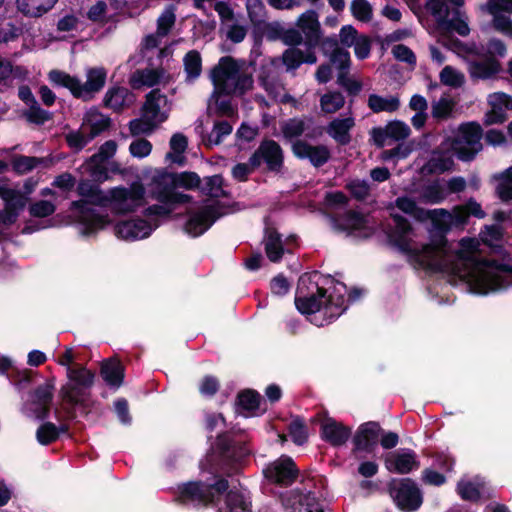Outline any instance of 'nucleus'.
I'll return each instance as SVG.
<instances>
[{
	"instance_id": "nucleus-1",
	"label": "nucleus",
	"mask_w": 512,
	"mask_h": 512,
	"mask_svg": "<svg viewBox=\"0 0 512 512\" xmlns=\"http://www.w3.org/2000/svg\"><path fill=\"white\" fill-rule=\"evenodd\" d=\"M394 245L420 266L450 272L463 279L477 294L497 292L512 285V267L481 259L480 241L463 238L454 252L440 234L428 244H420V229L394 213Z\"/></svg>"
},
{
	"instance_id": "nucleus-2",
	"label": "nucleus",
	"mask_w": 512,
	"mask_h": 512,
	"mask_svg": "<svg viewBox=\"0 0 512 512\" xmlns=\"http://www.w3.org/2000/svg\"><path fill=\"white\" fill-rule=\"evenodd\" d=\"M227 482L220 479L215 484L204 485L200 482H189L179 488L182 502L196 504L213 503L218 512H246L250 507L249 498L244 491L231 489L228 492Z\"/></svg>"
},
{
	"instance_id": "nucleus-3",
	"label": "nucleus",
	"mask_w": 512,
	"mask_h": 512,
	"mask_svg": "<svg viewBox=\"0 0 512 512\" xmlns=\"http://www.w3.org/2000/svg\"><path fill=\"white\" fill-rule=\"evenodd\" d=\"M80 200L72 202V208L79 210V221L85 227L86 232L104 229L113 223L108 213H100L93 209H86V204H93L105 208L108 189L102 190L99 185L89 180H81L77 186Z\"/></svg>"
},
{
	"instance_id": "nucleus-4",
	"label": "nucleus",
	"mask_w": 512,
	"mask_h": 512,
	"mask_svg": "<svg viewBox=\"0 0 512 512\" xmlns=\"http://www.w3.org/2000/svg\"><path fill=\"white\" fill-rule=\"evenodd\" d=\"M211 81L217 91L226 95H243L253 87L251 73L244 69V62L222 57L211 70Z\"/></svg>"
},
{
	"instance_id": "nucleus-5",
	"label": "nucleus",
	"mask_w": 512,
	"mask_h": 512,
	"mask_svg": "<svg viewBox=\"0 0 512 512\" xmlns=\"http://www.w3.org/2000/svg\"><path fill=\"white\" fill-rule=\"evenodd\" d=\"M170 103L166 95L153 89L146 95L141 117L129 123L132 135H149L165 122L170 113Z\"/></svg>"
},
{
	"instance_id": "nucleus-6",
	"label": "nucleus",
	"mask_w": 512,
	"mask_h": 512,
	"mask_svg": "<svg viewBox=\"0 0 512 512\" xmlns=\"http://www.w3.org/2000/svg\"><path fill=\"white\" fill-rule=\"evenodd\" d=\"M106 78L107 71L103 67L88 68L85 82L62 71L53 70L49 73L52 83L69 89L74 97L83 101L93 99L104 87Z\"/></svg>"
},
{
	"instance_id": "nucleus-7",
	"label": "nucleus",
	"mask_w": 512,
	"mask_h": 512,
	"mask_svg": "<svg viewBox=\"0 0 512 512\" xmlns=\"http://www.w3.org/2000/svg\"><path fill=\"white\" fill-rule=\"evenodd\" d=\"M146 204V189L140 182L108 189L105 208L113 215L134 213Z\"/></svg>"
},
{
	"instance_id": "nucleus-8",
	"label": "nucleus",
	"mask_w": 512,
	"mask_h": 512,
	"mask_svg": "<svg viewBox=\"0 0 512 512\" xmlns=\"http://www.w3.org/2000/svg\"><path fill=\"white\" fill-rule=\"evenodd\" d=\"M481 127L476 123H466L459 126L452 138L443 142V146L461 160L469 161L481 150Z\"/></svg>"
},
{
	"instance_id": "nucleus-9",
	"label": "nucleus",
	"mask_w": 512,
	"mask_h": 512,
	"mask_svg": "<svg viewBox=\"0 0 512 512\" xmlns=\"http://www.w3.org/2000/svg\"><path fill=\"white\" fill-rule=\"evenodd\" d=\"M67 382L60 389V396L68 403L83 404L90 395L95 381V374L85 366L69 368L66 373Z\"/></svg>"
},
{
	"instance_id": "nucleus-10",
	"label": "nucleus",
	"mask_w": 512,
	"mask_h": 512,
	"mask_svg": "<svg viewBox=\"0 0 512 512\" xmlns=\"http://www.w3.org/2000/svg\"><path fill=\"white\" fill-rule=\"evenodd\" d=\"M389 493L397 507L404 512L417 510L423 501L419 487L410 478L392 481Z\"/></svg>"
},
{
	"instance_id": "nucleus-11",
	"label": "nucleus",
	"mask_w": 512,
	"mask_h": 512,
	"mask_svg": "<svg viewBox=\"0 0 512 512\" xmlns=\"http://www.w3.org/2000/svg\"><path fill=\"white\" fill-rule=\"evenodd\" d=\"M54 389V381L47 380L29 395V398L23 404L22 412L29 418L45 419L49 414Z\"/></svg>"
},
{
	"instance_id": "nucleus-12",
	"label": "nucleus",
	"mask_w": 512,
	"mask_h": 512,
	"mask_svg": "<svg viewBox=\"0 0 512 512\" xmlns=\"http://www.w3.org/2000/svg\"><path fill=\"white\" fill-rule=\"evenodd\" d=\"M173 184V174L164 170H154L150 179V191L158 201L166 203H187L191 197L187 194L177 193L170 190Z\"/></svg>"
},
{
	"instance_id": "nucleus-13",
	"label": "nucleus",
	"mask_w": 512,
	"mask_h": 512,
	"mask_svg": "<svg viewBox=\"0 0 512 512\" xmlns=\"http://www.w3.org/2000/svg\"><path fill=\"white\" fill-rule=\"evenodd\" d=\"M334 227L357 237H368L373 233L370 218L355 211H349L335 218Z\"/></svg>"
},
{
	"instance_id": "nucleus-14",
	"label": "nucleus",
	"mask_w": 512,
	"mask_h": 512,
	"mask_svg": "<svg viewBox=\"0 0 512 512\" xmlns=\"http://www.w3.org/2000/svg\"><path fill=\"white\" fill-rule=\"evenodd\" d=\"M0 197L5 201L3 222L12 224L19 212L25 208L27 198L19 190L12 188L6 180H0Z\"/></svg>"
},
{
	"instance_id": "nucleus-15",
	"label": "nucleus",
	"mask_w": 512,
	"mask_h": 512,
	"mask_svg": "<svg viewBox=\"0 0 512 512\" xmlns=\"http://www.w3.org/2000/svg\"><path fill=\"white\" fill-rule=\"evenodd\" d=\"M220 216L214 203H207L192 213L184 226V230L192 237L202 235Z\"/></svg>"
},
{
	"instance_id": "nucleus-16",
	"label": "nucleus",
	"mask_w": 512,
	"mask_h": 512,
	"mask_svg": "<svg viewBox=\"0 0 512 512\" xmlns=\"http://www.w3.org/2000/svg\"><path fill=\"white\" fill-rule=\"evenodd\" d=\"M158 226L143 219H131L119 222L115 227V235L125 241H135L148 237Z\"/></svg>"
},
{
	"instance_id": "nucleus-17",
	"label": "nucleus",
	"mask_w": 512,
	"mask_h": 512,
	"mask_svg": "<svg viewBox=\"0 0 512 512\" xmlns=\"http://www.w3.org/2000/svg\"><path fill=\"white\" fill-rule=\"evenodd\" d=\"M265 477L273 483L280 485L291 484L298 475V470L293 460L282 456L271 463L264 470Z\"/></svg>"
},
{
	"instance_id": "nucleus-18",
	"label": "nucleus",
	"mask_w": 512,
	"mask_h": 512,
	"mask_svg": "<svg viewBox=\"0 0 512 512\" xmlns=\"http://www.w3.org/2000/svg\"><path fill=\"white\" fill-rule=\"evenodd\" d=\"M262 161H264L271 170H277L281 167L283 162L282 149L275 141L266 140L262 142L259 148L250 157L252 167H258Z\"/></svg>"
},
{
	"instance_id": "nucleus-19",
	"label": "nucleus",
	"mask_w": 512,
	"mask_h": 512,
	"mask_svg": "<svg viewBox=\"0 0 512 512\" xmlns=\"http://www.w3.org/2000/svg\"><path fill=\"white\" fill-rule=\"evenodd\" d=\"M310 281L309 276H302L299 279V285H298V293L299 296L295 299V304L299 312L302 314H316L320 313L324 317L327 316L329 318V315L324 314V307L322 308L323 304V298H325V290L322 288L317 287V294L318 295H311L309 297L302 296L303 294V286L307 284V282Z\"/></svg>"
},
{
	"instance_id": "nucleus-20",
	"label": "nucleus",
	"mask_w": 512,
	"mask_h": 512,
	"mask_svg": "<svg viewBox=\"0 0 512 512\" xmlns=\"http://www.w3.org/2000/svg\"><path fill=\"white\" fill-rule=\"evenodd\" d=\"M381 432L382 429L376 422L362 424L353 438L354 454L357 455L362 451L368 453L372 452L379 441Z\"/></svg>"
},
{
	"instance_id": "nucleus-21",
	"label": "nucleus",
	"mask_w": 512,
	"mask_h": 512,
	"mask_svg": "<svg viewBox=\"0 0 512 512\" xmlns=\"http://www.w3.org/2000/svg\"><path fill=\"white\" fill-rule=\"evenodd\" d=\"M384 463L388 471L398 474H408L419 468L416 454L407 449L388 453L385 456Z\"/></svg>"
},
{
	"instance_id": "nucleus-22",
	"label": "nucleus",
	"mask_w": 512,
	"mask_h": 512,
	"mask_svg": "<svg viewBox=\"0 0 512 512\" xmlns=\"http://www.w3.org/2000/svg\"><path fill=\"white\" fill-rule=\"evenodd\" d=\"M296 25L302 35L305 36V46L315 48L321 39L318 14L313 10H307L298 17Z\"/></svg>"
},
{
	"instance_id": "nucleus-23",
	"label": "nucleus",
	"mask_w": 512,
	"mask_h": 512,
	"mask_svg": "<svg viewBox=\"0 0 512 512\" xmlns=\"http://www.w3.org/2000/svg\"><path fill=\"white\" fill-rule=\"evenodd\" d=\"M283 505L288 512H323L314 496L310 493L302 494L298 490L287 493L283 498Z\"/></svg>"
},
{
	"instance_id": "nucleus-24",
	"label": "nucleus",
	"mask_w": 512,
	"mask_h": 512,
	"mask_svg": "<svg viewBox=\"0 0 512 512\" xmlns=\"http://www.w3.org/2000/svg\"><path fill=\"white\" fill-rule=\"evenodd\" d=\"M258 78L262 87L274 100L281 102L286 101L287 94L274 68V61L262 66Z\"/></svg>"
},
{
	"instance_id": "nucleus-25",
	"label": "nucleus",
	"mask_w": 512,
	"mask_h": 512,
	"mask_svg": "<svg viewBox=\"0 0 512 512\" xmlns=\"http://www.w3.org/2000/svg\"><path fill=\"white\" fill-rule=\"evenodd\" d=\"M117 151V143L113 140L106 141L99 151L92 155L85 163L84 167L89 174L96 180L106 179L105 169L102 164L111 158Z\"/></svg>"
},
{
	"instance_id": "nucleus-26",
	"label": "nucleus",
	"mask_w": 512,
	"mask_h": 512,
	"mask_svg": "<svg viewBox=\"0 0 512 512\" xmlns=\"http://www.w3.org/2000/svg\"><path fill=\"white\" fill-rule=\"evenodd\" d=\"M169 76L163 69L145 68L136 70L129 79L133 89L150 88L161 84H167Z\"/></svg>"
},
{
	"instance_id": "nucleus-27",
	"label": "nucleus",
	"mask_w": 512,
	"mask_h": 512,
	"mask_svg": "<svg viewBox=\"0 0 512 512\" xmlns=\"http://www.w3.org/2000/svg\"><path fill=\"white\" fill-rule=\"evenodd\" d=\"M292 150L295 156L301 159H309L314 166L323 165L330 157V152L326 146H313L304 141L294 142Z\"/></svg>"
},
{
	"instance_id": "nucleus-28",
	"label": "nucleus",
	"mask_w": 512,
	"mask_h": 512,
	"mask_svg": "<svg viewBox=\"0 0 512 512\" xmlns=\"http://www.w3.org/2000/svg\"><path fill=\"white\" fill-rule=\"evenodd\" d=\"M488 102L491 110L485 115V123H502L506 119V111L512 109V98L505 93L496 92L489 95Z\"/></svg>"
},
{
	"instance_id": "nucleus-29",
	"label": "nucleus",
	"mask_w": 512,
	"mask_h": 512,
	"mask_svg": "<svg viewBox=\"0 0 512 512\" xmlns=\"http://www.w3.org/2000/svg\"><path fill=\"white\" fill-rule=\"evenodd\" d=\"M451 149H446L443 144L441 150L434 151L428 162L422 166L421 170L424 174H438L452 169L454 165Z\"/></svg>"
},
{
	"instance_id": "nucleus-30",
	"label": "nucleus",
	"mask_w": 512,
	"mask_h": 512,
	"mask_svg": "<svg viewBox=\"0 0 512 512\" xmlns=\"http://www.w3.org/2000/svg\"><path fill=\"white\" fill-rule=\"evenodd\" d=\"M351 430L334 419L328 418L322 422L321 435L324 440L334 446L343 445L350 437Z\"/></svg>"
},
{
	"instance_id": "nucleus-31",
	"label": "nucleus",
	"mask_w": 512,
	"mask_h": 512,
	"mask_svg": "<svg viewBox=\"0 0 512 512\" xmlns=\"http://www.w3.org/2000/svg\"><path fill=\"white\" fill-rule=\"evenodd\" d=\"M281 61L286 66L287 71H293L302 63H316L317 57L314 48L306 47L305 51H303L297 47H292L284 51Z\"/></svg>"
},
{
	"instance_id": "nucleus-32",
	"label": "nucleus",
	"mask_w": 512,
	"mask_h": 512,
	"mask_svg": "<svg viewBox=\"0 0 512 512\" xmlns=\"http://www.w3.org/2000/svg\"><path fill=\"white\" fill-rule=\"evenodd\" d=\"M346 292L347 289L343 283L338 282L333 286L324 306V314L329 315V321L340 316L347 308Z\"/></svg>"
},
{
	"instance_id": "nucleus-33",
	"label": "nucleus",
	"mask_w": 512,
	"mask_h": 512,
	"mask_svg": "<svg viewBox=\"0 0 512 512\" xmlns=\"http://www.w3.org/2000/svg\"><path fill=\"white\" fill-rule=\"evenodd\" d=\"M110 120L96 108H90L83 117L81 128L94 139L109 126Z\"/></svg>"
},
{
	"instance_id": "nucleus-34",
	"label": "nucleus",
	"mask_w": 512,
	"mask_h": 512,
	"mask_svg": "<svg viewBox=\"0 0 512 512\" xmlns=\"http://www.w3.org/2000/svg\"><path fill=\"white\" fill-rule=\"evenodd\" d=\"M355 125V119L351 114L333 119L328 127L327 133L338 143L347 144L351 140L350 130Z\"/></svg>"
},
{
	"instance_id": "nucleus-35",
	"label": "nucleus",
	"mask_w": 512,
	"mask_h": 512,
	"mask_svg": "<svg viewBox=\"0 0 512 512\" xmlns=\"http://www.w3.org/2000/svg\"><path fill=\"white\" fill-rule=\"evenodd\" d=\"M322 47L325 52L332 51L330 56L331 62L341 71L346 73L350 64V54L347 50L338 47L335 39L327 38L322 42Z\"/></svg>"
},
{
	"instance_id": "nucleus-36",
	"label": "nucleus",
	"mask_w": 512,
	"mask_h": 512,
	"mask_svg": "<svg viewBox=\"0 0 512 512\" xmlns=\"http://www.w3.org/2000/svg\"><path fill=\"white\" fill-rule=\"evenodd\" d=\"M134 101L133 95L125 87H112L104 97V104L114 110H120Z\"/></svg>"
},
{
	"instance_id": "nucleus-37",
	"label": "nucleus",
	"mask_w": 512,
	"mask_h": 512,
	"mask_svg": "<svg viewBox=\"0 0 512 512\" xmlns=\"http://www.w3.org/2000/svg\"><path fill=\"white\" fill-rule=\"evenodd\" d=\"M57 0H17L20 12L30 17H40L47 13Z\"/></svg>"
},
{
	"instance_id": "nucleus-38",
	"label": "nucleus",
	"mask_w": 512,
	"mask_h": 512,
	"mask_svg": "<svg viewBox=\"0 0 512 512\" xmlns=\"http://www.w3.org/2000/svg\"><path fill=\"white\" fill-rule=\"evenodd\" d=\"M264 246L266 255L272 262L279 261L285 251L280 235L272 228L266 230Z\"/></svg>"
},
{
	"instance_id": "nucleus-39",
	"label": "nucleus",
	"mask_w": 512,
	"mask_h": 512,
	"mask_svg": "<svg viewBox=\"0 0 512 512\" xmlns=\"http://www.w3.org/2000/svg\"><path fill=\"white\" fill-rule=\"evenodd\" d=\"M367 105L374 113H391L398 110L400 107V100L394 95L380 96L377 94H371L368 97Z\"/></svg>"
},
{
	"instance_id": "nucleus-40",
	"label": "nucleus",
	"mask_w": 512,
	"mask_h": 512,
	"mask_svg": "<svg viewBox=\"0 0 512 512\" xmlns=\"http://www.w3.org/2000/svg\"><path fill=\"white\" fill-rule=\"evenodd\" d=\"M500 71V63L496 59L473 61L469 64V73L474 79H487Z\"/></svg>"
},
{
	"instance_id": "nucleus-41",
	"label": "nucleus",
	"mask_w": 512,
	"mask_h": 512,
	"mask_svg": "<svg viewBox=\"0 0 512 512\" xmlns=\"http://www.w3.org/2000/svg\"><path fill=\"white\" fill-rule=\"evenodd\" d=\"M101 375L108 385L119 387L124 377L123 366L115 359L104 361L101 365Z\"/></svg>"
},
{
	"instance_id": "nucleus-42",
	"label": "nucleus",
	"mask_w": 512,
	"mask_h": 512,
	"mask_svg": "<svg viewBox=\"0 0 512 512\" xmlns=\"http://www.w3.org/2000/svg\"><path fill=\"white\" fill-rule=\"evenodd\" d=\"M246 10L251 24L256 28L268 29L267 10L262 0H246Z\"/></svg>"
},
{
	"instance_id": "nucleus-43",
	"label": "nucleus",
	"mask_w": 512,
	"mask_h": 512,
	"mask_svg": "<svg viewBox=\"0 0 512 512\" xmlns=\"http://www.w3.org/2000/svg\"><path fill=\"white\" fill-rule=\"evenodd\" d=\"M484 481L480 478L473 480L462 479L457 485V491L462 499L477 501L481 497Z\"/></svg>"
},
{
	"instance_id": "nucleus-44",
	"label": "nucleus",
	"mask_w": 512,
	"mask_h": 512,
	"mask_svg": "<svg viewBox=\"0 0 512 512\" xmlns=\"http://www.w3.org/2000/svg\"><path fill=\"white\" fill-rule=\"evenodd\" d=\"M18 95L21 100H23L26 104L30 105V111L27 114L30 120L35 122H44L48 119V113L38 106L28 86H21L19 88Z\"/></svg>"
},
{
	"instance_id": "nucleus-45",
	"label": "nucleus",
	"mask_w": 512,
	"mask_h": 512,
	"mask_svg": "<svg viewBox=\"0 0 512 512\" xmlns=\"http://www.w3.org/2000/svg\"><path fill=\"white\" fill-rule=\"evenodd\" d=\"M268 31L279 37L283 43L290 46H297L303 42V35L295 28L284 29L279 22L268 24Z\"/></svg>"
},
{
	"instance_id": "nucleus-46",
	"label": "nucleus",
	"mask_w": 512,
	"mask_h": 512,
	"mask_svg": "<svg viewBox=\"0 0 512 512\" xmlns=\"http://www.w3.org/2000/svg\"><path fill=\"white\" fill-rule=\"evenodd\" d=\"M169 146L171 152L167 154V159L173 163L183 165L185 160L183 153L188 146L187 137L182 133H175L170 139Z\"/></svg>"
},
{
	"instance_id": "nucleus-47",
	"label": "nucleus",
	"mask_w": 512,
	"mask_h": 512,
	"mask_svg": "<svg viewBox=\"0 0 512 512\" xmlns=\"http://www.w3.org/2000/svg\"><path fill=\"white\" fill-rule=\"evenodd\" d=\"M186 81L193 82L202 72V58L198 51L191 50L183 58Z\"/></svg>"
},
{
	"instance_id": "nucleus-48",
	"label": "nucleus",
	"mask_w": 512,
	"mask_h": 512,
	"mask_svg": "<svg viewBox=\"0 0 512 512\" xmlns=\"http://www.w3.org/2000/svg\"><path fill=\"white\" fill-rule=\"evenodd\" d=\"M430 219L433 226L440 232H445L454 227L451 212L445 209L426 211L425 220Z\"/></svg>"
},
{
	"instance_id": "nucleus-49",
	"label": "nucleus",
	"mask_w": 512,
	"mask_h": 512,
	"mask_svg": "<svg viewBox=\"0 0 512 512\" xmlns=\"http://www.w3.org/2000/svg\"><path fill=\"white\" fill-rule=\"evenodd\" d=\"M497 181L496 193L502 201L512 200V166L494 177Z\"/></svg>"
},
{
	"instance_id": "nucleus-50",
	"label": "nucleus",
	"mask_w": 512,
	"mask_h": 512,
	"mask_svg": "<svg viewBox=\"0 0 512 512\" xmlns=\"http://www.w3.org/2000/svg\"><path fill=\"white\" fill-rule=\"evenodd\" d=\"M344 104L345 97L340 92H328L320 99L321 110L328 114L336 113Z\"/></svg>"
},
{
	"instance_id": "nucleus-51",
	"label": "nucleus",
	"mask_w": 512,
	"mask_h": 512,
	"mask_svg": "<svg viewBox=\"0 0 512 512\" xmlns=\"http://www.w3.org/2000/svg\"><path fill=\"white\" fill-rule=\"evenodd\" d=\"M395 206L402 212L411 215L417 220H425L426 210L419 208L417 203L408 196L397 198Z\"/></svg>"
},
{
	"instance_id": "nucleus-52",
	"label": "nucleus",
	"mask_w": 512,
	"mask_h": 512,
	"mask_svg": "<svg viewBox=\"0 0 512 512\" xmlns=\"http://www.w3.org/2000/svg\"><path fill=\"white\" fill-rule=\"evenodd\" d=\"M439 78L442 84L453 88H459L465 82L464 74L452 66H445L441 70Z\"/></svg>"
},
{
	"instance_id": "nucleus-53",
	"label": "nucleus",
	"mask_w": 512,
	"mask_h": 512,
	"mask_svg": "<svg viewBox=\"0 0 512 512\" xmlns=\"http://www.w3.org/2000/svg\"><path fill=\"white\" fill-rule=\"evenodd\" d=\"M419 198L421 202L436 204L446 198V193L439 183H432L423 188Z\"/></svg>"
},
{
	"instance_id": "nucleus-54",
	"label": "nucleus",
	"mask_w": 512,
	"mask_h": 512,
	"mask_svg": "<svg viewBox=\"0 0 512 512\" xmlns=\"http://www.w3.org/2000/svg\"><path fill=\"white\" fill-rule=\"evenodd\" d=\"M427 10L433 15L439 25H445L449 16V7L445 0H429Z\"/></svg>"
},
{
	"instance_id": "nucleus-55",
	"label": "nucleus",
	"mask_w": 512,
	"mask_h": 512,
	"mask_svg": "<svg viewBox=\"0 0 512 512\" xmlns=\"http://www.w3.org/2000/svg\"><path fill=\"white\" fill-rule=\"evenodd\" d=\"M176 21L175 7L168 6L157 19V32L165 37L169 34Z\"/></svg>"
},
{
	"instance_id": "nucleus-56",
	"label": "nucleus",
	"mask_w": 512,
	"mask_h": 512,
	"mask_svg": "<svg viewBox=\"0 0 512 512\" xmlns=\"http://www.w3.org/2000/svg\"><path fill=\"white\" fill-rule=\"evenodd\" d=\"M306 129L305 122L299 118L285 121L281 126L283 136L288 140L300 137Z\"/></svg>"
},
{
	"instance_id": "nucleus-57",
	"label": "nucleus",
	"mask_w": 512,
	"mask_h": 512,
	"mask_svg": "<svg viewBox=\"0 0 512 512\" xmlns=\"http://www.w3.org/2000/svg\"><path fill=\"white\" fill-rule=\"evenodd\" d=\"M224 181L221 175H214L205 179V185L202 191L214 198L226 196L227 193L223 187Z\"/></svg>"
},
{
	"instance_id": "nucleus-58",
	"label": "nucleus",
	"mask_w": 512,
	"mask_h": 512,
	"mask_svg": "<svg viewBox=\"0 0 512 512\" xmlns=\"http://www.w3.org/2000/svg\"><path fill=\"white\" fill-rule=\"evenodd\" d=\"M481 241L492 248L501 246L502 230L496 225L485 226L479 234Z\"/></svg>"
},
{
	"instance_id": "nucleus-59",
	"label": "nucleus",
	"mask_w": 512,
	"mask_h": 512,
	"mask_svg": "<svg viewBox=\"0 0 512 512\" xmlns=\"http://www.w3.org/2000/svg\"><path fill=\"white\" fill-rule=\"evenodd\" d=\"M231 132L232 126L228 122H217L208 134L206 144L208 146L219 145L222 142L223 137L228 136Z\"/></svg>"
},
{
	"instance_id": "nucleus-60",
	"label": "nucleus",
	"mask_w": 512,
	"mask_h": 512,
	"mask_svg": "<svg viewBox=\"0 0 512 512\" xmlns=\"http://www.w3.org/2000/svg\"><path fill=\"white\" fill-rule=\"evenodd\" d=\"M351 12L359 21L368 22L372 19V7L367 0H353L351 2Z\"/></svg>"
},
{
	"instance_id": "nucleus-61",
	"label": "nucleus",
	"mask_w": 512,
	"mask_h": 512,
	"mask_svg": "<svg viewBox=\"0 0 512 512\" xmlns=\"http://www.w3.org/2000/svg\"><path fill=\"white\" fill-rule=\"evenodd\" d=\"M200 177L195 172H182L173 175V185L185 189H194L200 185Z\"/></svg>"
},
{
	"instance_id": "nucleus-62",
	"label": "nucleus",
	"mask_w": 512,
	"mask_h": 512,
	"mask_svg": "<svg viewBox=\"0 0 512 512\" xmlns=\"http://www.w3.org/2000/svg\"><path fill=\"white\" fill-rule=\"evenodd\" d=\"M454 105L455 103L451 98L447 96L441 97L437 102L433 103L432 105L433 117L438 119L447 118L451 114Z\"/></svg>"
},
{
	"instance_id": "nucleus-63",
	"label": "nucleus",
	"mask_w": 512,
	"mask_h": 512,
	"mask_svg": "<svg viewBox=\"0 0 512 512\" xmlns=\"http://www.w3.org/2000/svg\"><path fill=\"white\" fill-rule=\"evenodd\" d=\"M409 126L402 121H392L386 125V133L390 136V139L399 141L404 140L410 135Z\"/></svg>"
},
{
	"instance_id": "nucleus-64",
	"label": "nucleus",
	"mask_w": 512,
	"mask_h": 512,
	"mask_svg": "<svg viewBox=\"0 0 512 512\" xmlns=\"http://www.w3.org/2000/svg\"><path fill=\"white\" fill-rule=\"evenodd\" d=\"M56 426L50 422L41 425L36 433L37 440L42 445H47L58 438Z\"/></svg>"
}]
</instances>
